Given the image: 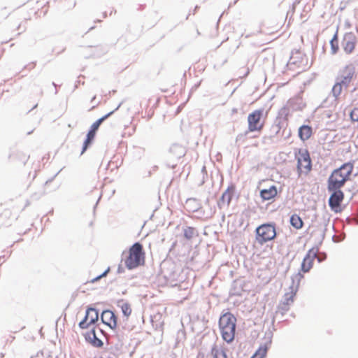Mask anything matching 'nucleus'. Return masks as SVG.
Returning <instances> with one entry per match:
<instances>
[{
  "mask_svg": "<svg viewBox=\"0 0 358 358\" xmlns=\"http://www.w3.org/2000/svg\"><path fill=\"white\" fill-rule=\"evenodd\" d=\"M123 271H124V268L121 266H119L118 268H117V273H121Z\"/></svg>",
  "mask_w": 358,
  "mask_h": 358,
  "instance_id": "obj_34",
  "label": "nucleus"
},
{
  "mask_svg": "<svg viewBox=\"0 0 358 358\" xmlns=\"http://www.w3.org/2000/svg\"><path fill=\"white\" fill-rule=\"evenodd\" d=\"M330 45H331V54L332 55L336 54L339 50L338 32L337 31L335 33L333 38L331 39Z\"/></svg>",
  "mask_w": 358,
  "mask_h": 358,
  "instance_id": "obj_25",
  "label": "nucleus"
},
{
  "mask_svg": "<svg viewBox=\"0 0 358 358\" xmlns=\"http://www.w3.org/2000/svg\"><path fill=\"white\" fill-rule=\"evenodd\" d=\"M110 271V267H108V268L106 270H105L101 274H100V277L102 278L103 277H106L108 272Z\"/></svg>",
  "mask_w": 358,
  "mask_h": 358,
  "instance_id": "obj_31",
  "label": "nucleus"
},
{
  "mask_svg": "<svg viewBox=\"0 0 358 358\" xmlns=\"http://www.w3.org/2000/svg\"><path fill=\"white\" fill-rule=\"evenodd\" d=\"M356 45V37L352 32L345 33L341 41V47L345 54L352 53Z\"/></svg>",
  "mask_w": 358,
  "mask_h": 358,
  "instance_id": "obj_12",
  "label": "nucleus"
},
{
  "mask_svg": "<svg viewBox=\"0 0 358 358\" xmlns=\"http://www.w3.org/2000/svg\"><path fill=\"white\" fill-rule=\"evenodd\" d=\"M353 167L352 162L343 164L339 168L332 171L327 181L333 183H341L340 185L344 186L346 182L350 180Z\"/></svg>",
  "mask_w": 358,
  "mask_h": 358,
  "instance_id": "obj_5",
  "label": "nucleus"
},
{
  "mask_svg": "<svg viewBox=\"0 0 358 358\" xmlns=\"http://www.w3.org/2000/svg\"><path fill=\"white\" fill-rule=\"evenodd\" d=\"M297 159V170L300 173L301 171L302 162L306 164L303 166L307 171H310L312 169V161L309 152L307 149H299L298 153H296Z\"/></svg>",
  "mask_w": 358,
  "mask_h": 358,
  "instance_id": "obj_10",
  "label": "nucleus"
},
{
  "mask_svg": "<svg viewBox=\"0 0 358 358\" xmlns=\"http://www.w3.org/2000/svg\"><path fill=\"white\" fill-rule=\"evenodd\" d=\"M92 310H95V308L92 307H89L87 308L84 318L78 324V326L80 329H87L90 325H91V324L87 322V320H89V317L92 313Z\"/></svg>",
  "mask_w": 358,
  "mask_h": 358,
  "instance_id": "obj_21",
  "label": "nucleus"
},
{
  "mask_svg": "<svg viewBox=\"0 0 358 358\" xmlns=\"http://www.w3.org/2000/svg\"><path fill=\"white\" fill-rule=\"evenodd\" d=\"M290 224L296 229H300L303 227V222L302 219L296 214H294L290 217Z\"/></svg>",
  "mask_w": 358,
  "mask_h": 358,
  "instance_id": "obj_22",
  "label": "nucleus"
},
{
  "mask_svg": "<svg viewBox=\"0 0 358 358\" xmlns=\"http://www.w3.org/2000/svg\"><path fill=\"white\" fill-rule=\"evenodd\" d=\"M211 354L213 358H227V353L223 348H219L214 345L211 349Z\"/></svg>",
  "mask_w": 358,
  "mask_h": 358,
  "instance_id": "obj_24",
  "label": "nucleus"
},
{
  "mask_svg": "<svg viewBox=\"0 0 358 358\" xmlns=\"http://www.w3.org/2000/svg\"><path fill=\"white\" fill-rule=\"evenodd\" d=\"M278 194L277 187L275 185L271 186L268 189L260 190V196L263 201H268L273 199Z\"/></svg>",
  "mask_w": 358,
  "mask_h": 358,
  "instance_id": "obj_18",
  "label": "nucleus"
},
{
  "mask_svg": "<svg viewBox=\"0 0 358 358\" xmlns=\"http://www.w3.org/2000/svg\"><path fill=\"white\" fill-rule=\"evenodd\" d=\"M121 105H122V103H120L115 110H113L108 113L105 115L102 116L101 117L98 119L96 121H95L91 125L90 129L87 134L86 138L83 143L81 155H83L87 150V148L92 145V143L94 139L97 130L99 129L101 123L103 121H105L106 119H108L109 117H110L115 113V111L119 109V108L121 106Z\"/></svg>",
  "mask_w": 358,
  "mask_h": 358,
  "instance_id": "obj_7",
  "label": "nucleus"
},
{
  "mask_svg": "<svg viewBox=\"0 0 358 358\" xmlns=\"http://www.w3.org/2000/svg\"><path fill=\"white\" fill-rule=\"evenodd\" d=\"M303 278V275L300 272L292 276V284L289 286L290 292L285 294L283 301L278 306L277 314L280 313L283 316L289 310V306L294 302V297L298 291L300 281Z\"/></svg>",
  "mask_w": 358,
  "mask_h": 358,
  "instance_id": "obj_2",
  "label": "nucleus"
},
{
  "mask_svg": "<svg viewBox=\"0 0 358 358\" xmlns=\"http://www.w3.org/2000/svg\"><path fill=\"white\" fill-rule=\"evenodd\" d=\"M118 306H120L122 309V312L124 316L129 317L131 313V306L127 302H124L123 299L119 300Z\"/></svg>",
  "mask_w": 358,
  "mask_h": 358,
  "instance_id": "obj_23",
  "label": "nucleus"
},
{
  "mask_svg": "<svg viewBox=\"0 0 358 358\" xmlns=\"http://www.w3.org/2000/svg\"><path fill=\"white\" fill-rule=\"evenodd\" d=\"M343 87L344 85L336 80L331 89L332 95L336 99H338V96L341 95Z\"/></svg>",
  "mask_w": 358,
  "mask_h": 358,
  "instance_id": "obj_26",
  "label": "nucleus"
},
{
  "mask_svg": "<svg viewBox=\"0 0 358 358\" xmlns=\"http://www.w3.org/2000/svg\"><path fill=\"white\" fill-rule=\"evenodd\" d=\"M316 258H317L318 262H322L324 259V258H322V257H317V256Z\"/></svg>",
  "mask_w": 358,
  "mask_h": 358,
  "instance_id": "obj_36",
  "label": "nucleus"
},
{
  "mask_svg": "<svg viewBox=\"0 0 358 358\" xmlns=\"http://www.w3.org/2000/svg\"><path fill=\"white\" fill-rule=\"evenodd\" d=\"M341 183H333L327 181V189L331 192L328 200L329 206L331 210L335 213L341 211V205L344 199V193L341 189L343 186Z\"/></svg>",
  "mask_w": 358,
  "mask_h": 358,
  "instance_id": "obj_4",
  "label": "nucleus"
},
{
  "mask_svg": "<svg viewBox=\"0 0 358 358\" xmlns=\"http://www.w3.org/2000/svg\"><path fill=\"white\" fill-rule=\"evenodd\" d=\"M236 318L230 312L223 313L219 320L222 337L227 343H231L235 336Z\"/></svg>",
  "mask_w": 358,
  "mask_h": 358,
  "instance_id": "obj_1",
  "label": "nucleus"
},
{
  "mask_svg": "<svg viewBox=\"0 0 358 358\" xmlns=\"http://www.w3.org/2000/svg\"><path fill=\"white\" fill-rule=\"evenodd\" d=\"M237 112V109L236 108H233L232 109V113H236Z\"/></svg>",
  "mask_w": 358,
  "mask_h": 358,
  "instance_id": "obj_44",
  "label": "nucleus"
},
{
  "mask_svg": "<svg viewBox=\"0 0 358 358\" xmlns=\"http://www.w3.org/2000/svg\"><path fill=\"white\" fill-rule=\"evenodd\" d=\"M169 154L173 159H179L185 155V149L179 144H173L169 148Z\"/></svg>",
  "mask_w": 358,
  "mask_h": 358,
  "instance_id": "obj_17",
  "label": "nucleus"
},
{
  "mask_svg": "<svg viewBox=\"0 0 358 358\" xmlns=\"http://www.w3.org/2000/svg\"><path fill=\"white\" fill-rule=\"evenodd\" d=\"M94 28V27H90V28L89 29L88 31H90V30H92V29H93Z\"/></svg>",
  "mask_w": 358,
  "mask_h": 358,
  "instance_id": "obj_49",
  "label": "nucleus"
},
{
  "mask_svg": "<svg viewBox=\"0 0 358 358\" xmlns=\"http://www.w3.org/2000/svg\"><path fill=\"white\" fill-rule=\"evenodd\" d=\"M273 333L271 331L266 332L265 339L266 341L262 343L255 354L250 358L263 357L264 358L266 355L268 350L270 348L272 343Z\"/></svg>",
  "mask_w": 358,
  "mask_h": 358,
  "instance_id": "obj_13",
  "label": "nucleus"
},
{
  "mask_svg": "<svg viewBox=\"0 0 358 358\" xmlns=\"http://www.w3.org/2000/svg\"><path fill=\"white\" fill-rule=\"evenodd\" d=\"M203 173H206V166H203L202 171Z\"/></svg>",
  "mask_w": 358,
  "mask_h": 358,
  "instance_id": "obj_41",
  "label": "nucleus"
},
{
  "mask_svg": "<svg viewBox=\"0 0 358 358\" xmlns=\"http://www.w3.org/2000/svg\"><path fill=\"white\" fill-rule=\"evenodd\" d=\"M199 8V6H196L195 8H194V14L195 13V11Z\"/></svg>",
  "mask_w": 358,
  "mask_h": 358,
  "instance_id": "obj_46",
  "label": "nucleus"
},
{
  "mask_svg": "<svg viewBox=\"0 0 358 358\" xmlns=\"http://www.w3.org/2000/svg\"><path fill=\"white\" fill-rule=\"evenodd\" d=\"M167 166L171 169H174L176 164H167Z\"/></svg>",
  "mask_w": 358,
  "mask_h": 358,
  "instance_id": "obj_35",
  "label": "nucleus"
},
{
  "mask_svg": "<svg viewBox=\"0 0 358 358\" xmlns=\"http://www.w3.org/2000/svg\"><path fill=\"white\" fill-rule=\"evenodd\" d=\"M238 0H235L233 3H230L229 5V8H230L231 6L235 5L237 2H238Z\"/></svg>",
  "mask_w": 358,
  "mask_h": 358,
  "instance_id": "obj_37",
  "label": "nucleus"
},
{
  "mask_svg": "<svg viewBox=\"0 0 358 358\" xmlns=\"http://www.w3.org/2000/svg\"><path fill=\"white\" fill-rule=\"evenodd\" d=\"M355 76V67L353 64H350L339 69L336 77V80L344 85L345 89H347Z\"/></svg>",
  "mask_w": 358,
  "mask_h": 358,
  "instance_id": "obj_8",
  "label": "nucleus"
},
{
  "mask_svg": "<svg viewBox=\"0 0 358 358\" xmlns=\"http://www.w3.org/2000/svg\"><path fill=\"white\" fill-rule=\"evenodd\" d=\"M99 330L101 332H102V329H101L99 328Z\"/></svg>",
  "mask_w": 358,
  "mask_h": 358,
  "instance_id": "obj_52",
  "label": "nucleus"
},
{
  "mask_svg": "<svg viewBox=\"0 0 358 358\" xmlns=\"http://www.w3.org/2000/svg\"><path fill=\"white\" fill-rule=\"evenodd\" d=\"M322 238H324V232L323 231L322 234Z\"/></svg>",
  "mask_w": 358,
  "mask_h": 358,
  "instance_id": "obj_48",
  "label": "nucleus"
},
{
  "mask_svg": "<svg viewBox=\"0 0 358 358\" xmlns=\"http://www.w3.org/2000/svg\"><path fill=\"white\" fill-rule=\"evenodd\" d=\"M318 251V247H313L308 251L301 264V271L307 273L312 268L314 259H316Z\"/></svg>",
  "mask_w": 358,
  "mask_h": 358,
  "instance_id": "obj_11",
  "label": "nucleus"
},
{
  "mask_svg": "<svg viewBox=\"0 0 358 358\" xmlns=\"http://www.w3.org/2000/svg\"><path fill=\"white\" fill-rule=\"evenodd\" d=\"M348 191L352 193V197L358 193V184L354 182L350 187L348 188Z\"/></svg>",
  "mask_w": 358,
  "mask_h": 358,
  "instance_id": "obj_30",
  "label": "nucleus"
},
{
  "mask_svg": "<svg viewBox=\"0 0 358 358\" xmlns=\"http://www.w3.org/2000/svg\"><path fill=\"white\" fill-rule=\"evenodd\" d=\"M187 206L192 212H196L199 208V203L195 199H188L186 201Z\"/></svg>",
  "mask_w": 358,
  "mask_h": 358,
  "instance_id": "obj_27",
  "label": "nucleus"
},
{
  "mask_svg": "<svg viewBox=\"0 0 358 358\" xmlns=\"http://www.w3.org/2000/svg\"><path fill=\"white\" fill-rule=\"evenodd\" d=\"M3 258H4V256H1L0 257V262H2V259H3Z\"/></svg>",
  "mask_w": 358,
  "mask_h": 358,
  "instance_id": "obj_47",
  "label": "nucleus"
},
{
  "mask_svg": "<svg viewBox=\"0 0 358 358\" xmlns=\"http://www.w3.org/2000/svg\"><path fill=\"white\" fill-rule=\"evenodd\" d=\"M89 319V324H94L99 320V310L96 308L95 310H92Z\"/></svg>",
  "mask_w": 358,
  "mask_h": 358,
  "instance_id": "obj_28",
  "label": "nucleus"
},
{
  "mask_svg": "<svg viewBox=\"0 0 358 358\" xmlns=\"http://www.w3.org/2000/svg\"><path fill=\"white\" fill-rule=\"evenodd\" d=\"M103 17H107V13H106V12H104V13H103Z\"/></svg>",
  "mask_w": 358,
  "mask_h": 358,
  "instance_id": "obj_42",
  "label": "nucleus"
},
{
  "mask_svg": "<svg viewBox=\"0 0 358 358\" xmlns=\"http://www.w3.org/2000/svg\"><path fill=\"white\" fill-rule=\"evenodd\" d=\"M352 122H358V108H355L350 114Z\"/></svg>",
  "mask_w": 358,
  "mask_h": 358,
  "instance_id": "obj_29",
  "label": "nucleus"
},
{
  "mask_svg": "<svg viewBox=\"0 0 358 358\" xmlns=\"http://www.w3.org/2000/svg\"><path fill=\"white\" fill-rule=\"evenodd\" d=\"M313 134V128L311 126L303 124L299 128L298 135L302 141H306L310 138Z\"/></svg>",
  "mask_w": 358,
  "mask_h": 358,
  "instance_id": "obj_19",
  "label": "nucleus"
},
{
  "mask_svg": "<svg viewBox=\"0 0 358 358\" xmlns=\"http://www.w3.org/2000/svg\"><path fill=\"white\" fill-rule=\"evenodd\" d=\"M238 0H235L233 3H230L229 5V8H230L231 6L235 5L237 2H238Z\"/></svg>",
  "mask_w": 358,
  "mask_h": 358,
  "instance_id": "obj_38",
  "label": "nucleus"
},
{
  "mask_svg": "<svg viewBox=\"0 0 358 358\" xmlns=\"http://www.w3.org/2000/svg\"><path fill=\"white\" fill-rule=\"evenodd\" d=\"M31 358H40V357H39V355H37L36 357H32ZM46 358H52V357H51V356H48V357H47Z\"/></svg>",
  "mask_w": 358,
  "mask_h": 358,
  "instance_id": "obj_39",
  "label": "nucleus"
},
{
  "mask_svg": "<svg viewBox=\"0 0 358 358\" xmlns=\"http://www.w3.org/2000/svg\"><path fill=\"white\" fill-rule=\"evenodd\" d=\"M290 61H291V62H292V63H293V64H295V63H296V61H295V60H294V58H293L292 57L290 58Z\"/></svg>",
  "mask_w": 358,
  "mask_h": 358,
  "instance_id": "obj_40",
  "label": "nucleus"
},
{
  "mask_svg": "<svg viewBox=\"0 0 358 358\" xmlns=\"http://www.w3.org/2000/svg\"><path fill=\"white\" fill-rule=\"evenodd\" d=\"M58 173H59V172H58L57 173H56V174L55 175V176H54L52 178H51V179H50V180H48L45 182V185H48V183L51 182L53 180V179H54V178L57 176V174H58Z\"/></svg>",
  "mask_w": 358,
  "mask_h": 358,
  "instance_id": "obj_33",
  "label": "nucleus"
},
{
  "mask_svg": "<svg viewBox=\"0 0 358 358\" xmlns=\"http://www.w3.org/2000/svg\"><path fill=\"white\" fill-rule=\"evenodd\" d=\"M20 29H21V27H20V25H19L18 27H17V29L20 30Z\"/></svg>",
  "mask_w": 358,
  "mask_h": 358,
  "instance_id": "obj_51",
  "label": "nucleus"
},
{
  "mask_svg": "<svg viewBox=\"0 0 358 358\" xmlns=\"http://www.w3.org/2000/svg\"><path fill=\"white\" fill-rule=\"evenodd\" d=\"M100 279H101V278L100 277V275H99L98 276L94 278L93 279H92L90 281H89V282H92V283H94L98 280H99Z\"/></svg>",
  "mask_w": 358,
  "mask_h": 358,
  "instance_id": "obj_32",
  "label": "nucleus"
},
{
  "mask_svg": "<svg viewBox=\"0 0 358 358\" xmlns=\"http://www.w3.org/2000/svg\"><path fill=\"white\" fill-rule=\"evenodd\" d=\"M145 262V252L143 245L139 242L134 243L129 248V255L124 260L127 268L129 270L136 268Z\"/></svg>",
  "mask_w": 358,
  "mask_h": 358,
  "instance_id": "obj_3",
  "label": "nucleus"
},
{
  "mask_svg": "<svg viewBox=\"0 0 358 358\" xmlns=\"http://www.w3.org/2000/svg\"><path fill=\"white\" fill-rule=\"evenodd\" d=\"M182 231L184 238L187 241L199 236V231L195 227L189 226H183Z\"/></svg>",
  "mask_w": 358,
  "mask_h": 358,
  "instance_id": "obj_20",
  "label": "nucleus"
},
{
  "mask_svg": "<svg viewBox=\"0 0 358 358\" xmlns=\"http://www.w3.org/2000/svg\"><path fill=\"white\" fill-rule=\"evenodd\" d=\"M52 85H54L55 87L57 86L54 82L52 83Z\"/></svg>",
  "mask_w": 358,
  "mask_h": 358,
  "instance_id": "obj_50",
  "label": "nucleus"
},
{
  "mask_svg": "<svg viewBox=\"0 0 358 358\" xmlns=\"http://www.w3.org/2000/svg\"><path fill=\"white\" fill-rule=\"evenodd\" d=\"M85 338L86 341L90 343L93 347L102 348L103 345V341L96 336L95 328L92 329L89 332L86 333Z\"/></svg>",
  "mask_w": 358,
  "mask_h": 358,
  "instance_id": "obj_16",
  "label": "nucleus"
},
{
  "mask_svg": "<svg viewBox=\"0 0 358 358\" xmlns=\"http://www.w3.org/2000/svg\"><path fill=\"white\" fill-rule=\"evenodd\" d=\"M263 116V110H256L250 113L248 117V130L245 131V135L249 132L259 131L263 128V123H261V119Z\"/></svg>",
  "mask_w": 358,
  "mask_h": 358,
  "instance_id": "obj_9",
  "label": "nucleus"
},
{
  "mask_svg": "<svg viewBox=\"0 0 358 358\" xmlns=\"http://www.w3.org/2000/svg\"><path fill=\"white\" fill-rule=\"evenodd\" d=\"M355 221L357 224H358V217L355 218Z\"/></svg>",
  "mask_w": 358,
  "mask_h": 358,
  "instance_id": "obj_45",
  "label": "nucleus"
},
{
  "mask_svg": "<svg viewBox=\"0 0 358 358\" xmlns=\"http://www.w3.org/2000/svg\"><path fill=\"white\" fill-rule=\"evenodd\" d=\"M257 242L261 245L274 240L277 236L275 223L268 222L258 226L255 229Z\"/></svg>",
  "mask_w": 358,
  "mask_h": 358,
  "instance_id": "obj_6",
  "label": "nucleus"
},
{
  "mask_svg": "<svg viewBox=\"0 0 358 358\" xmlns=\"http://www.w3.org/2000/svg\"><path fill=\"white\" fill-rule=\"evenodd\" d=\"M235 191V187L231 185L227 187V189L222 193L220 199L217 201V205L220 208H222L224 206H229L233 194Z\"/></svg>",
  "mask_w": 358,
  "mask_h": 358,
  "instance_id": "obj_15",
  "label": "nucleus"
},
{
  "mask_svg": "<svg viewBox=\"0 0 358 358\" xmlns=\"http://www.w3.org/2000/svg\"><path fill=\"white\" fill-rule=\"evenodd\" d=\"M101 322L108 326L111 329H116L117 325V317L115 313L110 310H104L101 315Z\"/></svg>",
  "mask_w": 358,
  "mask_h": 358,
  "instance_id": "obj_14",
  "label": "nucleus"
},
{
  "mask_svg": "<svg viewBox=\"0 0 358 358\" xmlns=\"http://www.w3.org/2000/svg\"><path fill=\"white\" fill-rule=\"evenodd\" d=\"M200 83H201V82H199L198 84H196V85H194V87H195V88H197V87L200 85Z\"/></svg>",
  "mask_w": 358,
  "mask_h": 358,
  "instance_id": "obj_43",
  "label": "nucleus"
}]
</instances>
